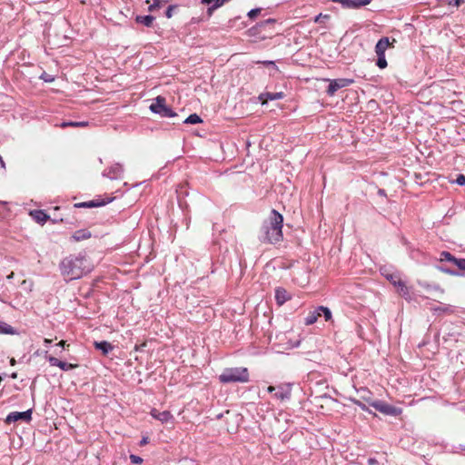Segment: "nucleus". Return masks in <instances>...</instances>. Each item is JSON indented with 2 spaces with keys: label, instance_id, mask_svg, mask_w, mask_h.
I'll use <instances>...</instances> for the list:
<instances>
[{
  "label": "nucleus",
  "instance_id": "nucleus-41",
  "mask_svg": "<svg viewBox=\"0 0 465 465\" xmlns=\"http://www.w3.org/2000/svg\"><path fill=\"white\" fill-rule=\"evenodd\" d=\"M326 18H329L328 15L319 14L318 15L315 16L314 22L320 23L322 21V19H326Z\"/></svg>",
  "mask_w": 465,
  "mask_h": 465
},
{
  "label": "nucleus",
  "instance_id": "nucleus-9",
  "mask_svg": "<svg viewBox=\"0 0 465 465\" xmlns=\"http://www.w3.org/2000/svg\"><path fill=\"white\" fill-rule=\"evenodd\" d=\"M150 414L153 418L161 421L162 423L173 422L174 420L173 414L168 411H159L156 409H153Z\"/></svg>",
  "mask_w": 465,
  "mask_h": 465
},
{
  "label": "nucleus",
  "instance_id": "nucleus-23",
  "mask_svg": "<svg viewBox=\"0 0 465 465\" xmlns=\"http://www.w3.org/2000/svg\"><path fill=\"white\" fill-rule=\"evenodd\" d=\"M384 275L395 287H398V284L402 282L398 273H388Z\"/></svg>",
  "mask_w": 465,
  "mask_h": 465
},
{
  "label": "nucleus",
  "instance_id": "nucleus-10",
  "mask_svg": "<svg viewBox=\"0 0 465 465\" xmlns=\"http://www.w3.org/2000/svg\"><path fill=\"white\" fill-rule=\"evenodd\" d=\"M46 359L52 366H57L63 371H70V370H73L75 368V365H74L72 363H67V362L62 361L58 360L57 358L51 356V355L46 356Z\"/></svg>",
  "mask_w": 465,
  "mask_h": 465
},
{
  "label": "nucleus",
  "instance_id": "nucleus-52",
  "mask_svg": "<svg viewBox=\"0 0 465 465\" xmlns=\"http://www.w3.org/2000/svg\"><path fill=\"white\" fill-rule=\"evenodd\" d=\"M14 276V272H11L8 276H7V279H12Z\"/></svg>",
  "mask_w": 465,
  "mask_h": 465
},
{
  "label": "nucleus",
  "instance_id": "nucleus-15",
  "mask_svg": "<svg viewBox=\"0 0 465 465\" xmlns=\"http://www.w3.org/2000/svg\"><path fill=\"white\" fill-rule=\"evenodd\" d=\"M341 2L350 8H360L369 5L371 0H341Z\"/></svg>",
  "mask_w": 465,
  "mask_h": 465
},
{
  "label": "nucleus",
  "instance_id": "nucleus-24",
  "mask_svg": "<svg viewBox=\"0 0 465 465\" xmlns=\"http://www.w3.org/2000/svg\"><path fill=\"white\" fill-rule=\"evenodd\" d=\"M318 311H320L321 315L322 314L324 316V319L326 322L331 321L332 314H331V310L328 307L319 306Z\"/></svg>",
  "mask_w": 465,
  "mask_h": 465
},
{
  "label": "nucleus",
  "instance_id": "nucleus-25",
  "mask_svg": "<svg viewBox=\"0 0 465 465\" xmlns=\"http://www.w3.org/2000/svg\"><path fill=\"white\" fill-rule=\"evenodd\" d=\"M439 3L442 5H450L459 7L461 4L464 3V0H438Z\"/></svg>",
  "mask_w": 465,
  "mask_h": 465
},
{
  "label": "nucleus",
  "instance_id": "nucleus-43",
  "mask_svg": "<svg viewBox=\"0 0 465 465\" xmlns=\"http://www.w3.org/2000/svg\"><path fill=\"white\" fill-rule=\"evenodd\" d=\"M379 462L375 458H369L368 459V465H378Z\"/></svg>",
  "mask_w": 465,
  "mask_h": 465
},
{
  "label": "nucleus",
  "instance_id": "nucleus-45",
  "mask_svg": "<svg viewBox=\"0 0 465 465\" xmlns=\"http://www.w3.org/2000/svg\"><path fill=\"white\" fill-rule=\"evenodd\" d=\"M202 3L212 6L214 3V0H202Z\"/></svg>",
  "mask_w": 465,
  "mask_h": 465
},
{
  "label": "nucleus",
  "instance_id": "nucleus-28",
  "mask_svg": "<svg viewBox=\"0 0 465 465\" xmlns=\"http://www.w3.org/2000/svg\"><path fill=\"white\" fill-rule=\"evenodd\" d=\"M268 100L273 101V100H280L284 97V94L282 92H277V93H266L264 94Z\"/></svg>",
  "mask_w": 465,
  "mask_h": 465
},
{
  "label": "nucleus",
  "instance_id": "nucleus-13",
  "mask_svg": "<svg viewBox=\"0 0 465 465\" xmlns=\"http://www.w3.org/2000/svg\"><path fill=\"white\" fill-rule=\"evenodd\" d=\"M94 348L96 350L101 351L104 355H107L110 351L114 350V346L106 341H94Z\"/></svg>",
  "mask_w": 465,
  "mask_h": 465
},
{
  "label": "nucleus",
  "instance_id": "nucleus-26",
  "mask_svg": "<svg viewBox=\"0 0 465 465\" xmlns=\"http://www.w3.org/2000/svg\"><path fill=\"white\" fill-rule=\"evenodd\" d=\"M202 122L201 117L196 114H190L185 120L184 124H196Z\"/></svg>",
  "mask_w": 465,
  "mask_h": 465
},
{
  "label": "nucleus",
  "instance_id": "nucleus-5",
  "mask_svg": "<svg viewBox=\"0 0 465 465\" xmlns=\"http://www.w3.org/2000/svg\"><path fill=\"white\" fill-rule=\"evenodd\" d=\"M370 405L372 406L375 410L381 412L385 415L390 416H398L401 413V410L390 405L382 401H373L370 402Z\"/></svg>",
  "mask_w": 465,
  "mask_h": 465
},
{
  "label": "nucleus",
  "instance_id": "nucleus-35",
  "mask_svg": "<svg viewBox=\"0 0 465 465\" xmlns=\"http://www.w3.org/2000/svg\"><path fill=\"white\" fill-rule=\"evenodd\" d=\"M454 264L460 270L465 271V259H458L456 258L454 261Z\"/></svg>",
  "mask_w": 465,
  "mask_h": 465
},
{
  "label": "nucleus",
  "instance_id": "nucleus-11",
  "mask_svg": "<svg viewBox=\"0 0 465 465\" xmlns=\"http://www.w3.org/2000/svg\"><path fill=\"white\" fill-rule=\"evenodd\" d=\"M273 397L280 401L288 400L291 397V389L287 386H278L273 393Z\"/></svg>",
  "mask_w": 465,
  "mask_h": 465
},
{
  "label": "nucleus",
  "instance_id": "nucleus-17",
  "mask_svg": "<svg viewBox=\"0 0 465 465\" xmlns=\"http://www.w3.org/2000/svg\"><path fill=\"white\" fill-rule=\"evenodd\" d=\"M91 237V232L88 230H78L74 232V233L72 235V238L75 242L84 241L86 239H89Z\"/></svg>",
  "mask_w": 465,
  "mask_h": 465
},
{
  "label": "nucleus",
  "instance_id": "nucleus-6",
  "mask_svg": "<svg viewBox=\"0 0 465 465\" xmlns=\"http://www.w3.org/2000/svg\"><path fill=\"white\" fill-rule=\"evenodd\" d=\"M353 83L354 81L352 79L348 78H339L331 80L328 86L327 94L328 95L332 96L339 89L350 86Z\"/></svg>",
  "mask_w": 465,
  "mask_h": 465
},
{
  "label": "nucleus",
  "instance_id": "nucleus-1",
  "mask_svg": "<svg viewBox=\"0 0 465 465\" xmlns=\"http://www.w3.org/2000/svg\"><path fill=\"white\" fill-rule=\"evenodd\" d=\"M59 269L66 281L80 279L91 271L86 256L82 252L64 258L59 264Z\"/></svg>",
  "mask_w": 465,
  "mask_h": 465
},
{
  "label": "nucleus",
  "instance_id": "nucleus-27",
  "mask_svg": "<svg viewBox=\"0 0 465 465\" xmlns=\"http://www.w3.org/2000/svg\"><path fill=\"white\" fill-rule=\"evenodd\" d=\"M88 125V123L87 122H64L62 123L61 126L62 127H67V126H72V127H84V126H87Z\"/></svg>",
  "mask_w": 465,
  "mask_h": 465
},
{
  "label": "nucleus",
  "instance_id": "nucleus-14",
  "mask_svg": "<svg viewBox=\"0 0 465 465\" xmlns=\"http://www.w3.org/2000/svg\"><path fill=\"white\" fill-rule=\"evenodd\" d=\"M290 299V295L283 288H277L275 290V300L279 305H282Z\"/></svg>",
  "mask_w": 465,
  "mask_h": 465
},
{
  "label": "nucleus",
  "instance_id": "nucleus-50",
  "mask_svg": "<svg viewBox=\"0 0 465 465\" xmlns=\"http://www.w3.org/2000/svg\"><path fill=\"white\" fill-rule=\"evenodd\" d=\"M64 343H65V342H64V341H61L59 343H57V345L64 347Z\"/></svg>",
  "mask_w": 465,
  "mask_h": 465
},
{
  "label": "nucleus",
  "instance_id": "nucleus-18",
  "mask_svg": "<svg viewBox=\"0 0 465 465\" xmlns=\"http://www.w3.org/2000/svg\"><path fill=\"white\" fill-rule=\"evenodd\" d=\"M434 313L440 314V313H446V314H451L455 312L454 307L449 304H442L438 307H434L431 309Z\"/></svg>",
  "mask_w": 465,
  "mask_h": 465
},
{
  "label": "nucleus",
  "instance_id": "nucleus-20",
  "mask_svg": "<svg viewBox=\"0 0 465 465\" xmlns=\"http://www.w3.org/2000/svg\"><path fill=\"white\" fill-rule=\"evenodd\" d=\"M154 19L155 18L153 15H138L136 17V22L147 27H151Z\"/></svg>",
  "mask_w": 465,
  "mask_h": 465
},
{
  "label": "nucleus",
  "instance_id": "nucleus-42",
  "mask_svg": "<svg viewBox=\"0 0 465 465\" xmlns=\"http://www.w3.org/2000/svg\"><path fill=\"white\" fill-rule=\"evenodd\" d=\"M354 403L358 405L362 411H369L368 407L361 401H354Z\"/></svg>",
  "mask_w": 465,
  "mask_h": 465
},
{
  "label": "nucleus",
  "instance_id": "nucleus-31",
  "mask_svg": "<svg viewBox=\"0 0 465 465\" xmlns=\"http://www.w3.org/2000/svg\"><path fill=\"white\" fill-rule=\"evenodd\" d=\"M105 204L104 202H97V201H89V202H86V203H83L80 204V206H84V207H98V206H102Z\"/></svg>",
  "mask_w": 465,
  "mask_h": 465
},
{
  "label": "nucleus",
  "instance_id": "nucleus-34",
  "mask_svg": "<svg viewBox=\"0 0 465 465\" xmlns=\"http://www.w3.org/2000/svg\"><path fill=\"white\" fill-rule=\"evenodd\" d=\"M438 270H440V272H443L445 273H448V274H450V275H460V273L458 272H455L453 270H450L449 268H445L443 266H437Z\"/></svg>",
  "mask_w": 465,
  "mask_h": 465
},
{
  "label": "nucleus",
  "instance_id": "nucleus-4",
  "mask_svg": "<svg viewBox=\"0 0 465 465\" xmlns=\"http://www.w3.org/2000/svg\"><path fill=\"white\" fill-rule=\"evenodd\" d=\"M150 110L153 113L159 114L161 117L171 118L176 115L172 108L166 104L165 98L162 96H157L155 98L154 102L150 105Z\"/></svg>",
  "mask_w": 465,
  "mask_h": 465
},
{
  "label": "nucleus",
  "instance_id": "nucleus-38",
  "mask_svg": "<svg viewBox=\"0 0 465 465\" xmlns=\"http://www.w3.org/2000/svg\"><path fill=\"white\" fill-rule=\"evenodd\" d=\"M176 8V5H169L165 11V16L167 18H171L173 15V10Z\"/></svg>",
  "mask_w": 465,
  "mask_h": 465
},
{
  "label": "nucleus",
  "instance_id": "nucleus-54",
  "mask_svg": "<svg viewBox=\"0 0 465 465\" xmlns=\"http://www.w3.org/2000/svg\"><path fill=\"white\" fill-rule=\"evenodd\" d=\"M271 22H272V19H268V20L266 21V23H271Z\"/></svg>",
  "mask_w": 465,
  "mask_h": 465
},
{
  "label": "nucleus",
  "instance_id": "nucleus-48",
  "mask_svg": "<svg viewBox=\"0 0 465 465\" xmlns=\"http://www.w3.org/2000/svg\"><path fill=\"white\" fill-rule=\"evenodd\" d=\"M0 165H1L2 168H5V163L2 156H0Z\"/></svg>",
  "mask_w": 465,
  "mask_h": 465
},
{
  "label": "nucleus",
  "instance_id": "nucleus-39",
  "mask_svg": "<svg viewBox=\"0 0 465 465\" xmlns=\"http://www.w3.org/2000/svg\"><path fill=\"white\" fill-rule=\"evenodd\" d=\"M257 64H262L266 66H272L275 70H278L273 61H258Z\"/></svg>",
  "mask_w": 465,
  "mask_h": 465
},
{
  "label": "nucleus",
  "instance_id": "nucleus-30",
  "mask_svg": "<svg viewBox=\"0 0 465 465\" xmlns=\"http://www.w3.org/2000/svg\"><path fill=\"white\" fill-rule=\"evenodd\" d=\"M376 64L381 69H384L385 67H387V61L385 58V54L377 55Z\"/></svg>",
  "mask_w": 465,
  "mask_h": 465
},
{
  "label": "nucleus",
  "instance_id": "nucleus-29",
  "mask_svg": "<svg viewBox=\"0 0 465 465\" xmlns=\"http://www.w3.org/2000/svg\"><path fill=\"white\" fill-rule=\"evenodd\" d=\"M455 257L449 252H442L440 253V261L441 262H450L452 263H454V261H455Z\"/></svg>",
  "mask_w": 465,
  "mask_h": 465
},
{
  "label": "nucleus",
  "instance_id": "nucleus-49",
  "mask_svg": "<svg viewBox=\"0 0 465 465\" xmlns=\"http://www.w3.org/2000/svg\"><path fill=\"white\" fill-rule=\"evenodd\" d=\"M362 399H363L364 401H366L369 404H370V402H371V401H371V398H370L369 396H362Z\"/></svg>",
  "mask_w": 465,
  "mask_h": 465
},
{
  "label": "nucleus",
  "instance_id": "nucleus-44",
  "mask_svg": "<svg viewBox=\"0 0 465 465\" xmlns=\"http://www.w3.org/2000/svg\"><path fill=\"white\" fill-rule=\"evenodd\" d=\"M148 442H149L148 437H143V439L140 441V445L143 446V445H146Z\"/></svg>",
  "mask_w": 465,
  "mask_h": 465
},
{
  "label": "nucleus",
  "instance_id": "nucleus-3",
  "mask_svg": "<svg viewBox=\"0 0 465 465\" xmlns=\"http://www.w3.org/2000/svg\"><path fill=\"white\" fill-rule=\"evenodd\" d=\"M222 383L247 382L249 381V371L245 367L226 368L219 376Z\"/></svg>",
  "mask_w": 465,
  "mask_h": 465
},
{
  "label": "nucleus",
  "instance_id": "nucleus-12",
  "mask_svg": "<svg viewBox=\"0 0 465 465\" xmlns=\"http://www.w3.org/2000/svg\"><path fill=\"white\" fill-rule=\"evenodd\" d=\"M390 46V40L388 37L381 38L375 45V53L377 55L385 54L387 48Z\"/></svg>",
  "mask_w": 465,
  "mask_h": 465
},
{
  "label": "nucleus",
  "instance_id": "nucleus-46",
  "mask_svg": "<svg viewBox=\"0 0 465 465\" xmlns=\"http://www.w3.org/2000/svg\"><path fill=\"white\" fill-rule=\"evenodd\" d=\"M378 194H379L380 196H382V197H386V196H387L386 192H385V190H383V189H379V190H378Z\"/></svg>",
  "mask_w": 465,
  "mask_h": 465
},
{
  "label": "nucleus",
  "instance_id": "nucleus-40",
  "mask_svg": "<svg viewBox=\"0 0 465 465\" xmlns=\"http://www.w3.org/2000/svg\"><path fill=\"white\" fill-rule=\"evenodd\" d=\"M456 183L459 184V185H461V186H465V175L463 174H459L457 179H456Z\"/></svg>",
  "mask_w": 465,
  "mask_h": 465
},
{
  "label": "nucleus",
  "instance_id": "nucleus-32",
  "mask_svg": "<svg viewBox=\"0 0 465 465\" xmlns=\"http://www.w3.org/2000/svg\"><path fill=\"white\" fill-rule=\"evenodd\" d=\"M163 6V1L162 0H153V3L150 5L148 10L150 12H154L155 10L161 8Z\"/></svg>",
  "mask_w": 465,
  "mask_h": 465
},
{
  "label": "nucleus",
  "instance_id": "nucleus-22",
  "mask_svg": "<svg viewBox=\"0 0 465 465\" xmlns=\"http://www.w3.org/2000/svg\"><path fill=\"white\" fill-rule=\"evenodd\" d=\"M31 215L38 223H45L48 219V215L41 210L31 212Z\"/></svg>",
  "mask_w": 465,
  "mask_h": 465
},
{
  "label": "nucleus",
  "instance_id": "nucleus-47",
  "mask_svg": "<svg viewBox=\"0 0 465 465\" xmlns=\"http://www.w3.org/2000/svg\"><path fill=\"white\" fill-rule=\"evenodd\" d=\"M275 391H276V387H274V386H269L267 388V391L270 393H272V392L274 393Z\"/></svg>",
  "mask_w": 465,
  "mask_h": 465
},
{
  "label": "nucleus",
  "instance_id": "nucleus-36",
  "mask_svg": "<svg viewBox=\"0 0 465 465\" xmlns=\"http://www.w3.org/2000/svg\"><path fill=\"white\" fill-rule=\"evenodd\" d=\"M261 11H262L261 8L252 9L248 13V17L251 18V19H253V18H255L261 13Z\"/></svg>",
  "mask_w": 465,
  "mask_h": 465
},
{
  "label": "nucleus",
  "instance_id": "nucleus-37",
  "mask_svg": "<svg viewBox=\"0 0 465 465\" xmlns=\"http://www.w3.org/2000/svg\"><path fill=\"white\" fill-rule=\"evenodd\" d=\"M130 460L134 464H141L143 462V459L136 455H130Z\"/></svg>",
  "mask_w": 465,
  "mask_h": 465
},
{
  "label": "nucleus",
  "instance_id": "nucleus-8",
  "mask_svg": "<svg viewBox=\"0 0 465 465\" xmlns=\"http://www.w3.org/2000/svg\"><path fill=\"white\" fill-rule=\"evenodd\" d=\"M124 167L120 163H114L103 172V176L111 180H117L123 177Z\"/></svg>",
  "mask_w": 465,
  "mask_h": 465
},
{
  "label": "nucleus",
  "instance_id": "nucleus-53",
  "mask_svg": "<svg viewBox=\"0 0 465 465\" xmlns=\"http://www.w3.org/2000/svg\"><path fill=\"white\" fill-rule=\"evenodd\" d=\"M162 1H163V5L168 2V0H162Z\"/></svg>",
  "mask_w": 465,
  "mask_h": 465
},
{
  "label": "nucleus",
  "instance_id": "nucleus-33",
  "mask_svg": "<svg viewBox=\"0 0 465 465\" xmlns=\"http://www.w3.org/2000/svg\"><path fill=\"white\" fill-rule=\"evenodd\" d=\"M228 1L229 0H214L213 5L209 8V10L217 9V8L221 7L222 5H223Z\"/></svg>",
  "mask_w": 465,
  "mask_h": 465
},
{
  "label": "nucleus",
  "instance_id": "nucleus-19",
  "mask_svg": "<svg viewBox=\"0 0 465 465\" xmlns=\"http://www.w3.org/2000/svg\"><path fill=\"white\" fill-rule=\"evenodd\" d=\"M0 334L15 335L18 334V331L10 324L0 321Z\"/></svg>",
  "mask_w": 465,
  "mask_h": 465
},
{
  "label": "nucleus",
  "instance_id": "nucleus-2",
  "mask_svg": "<svg viewBox=\"0 0 465 465\" xmlns=\"http://www.w3.org/2000/svg\"><path fill=\"white\" fill-rule=\"evenodd\" d=\"M283 217L276 210H272L270 216L262 225L259 239L262 242L275 244L282 241Z\"/></svg>",
  "mask_w": 465,
  "mask_h": 465
},
{
  "label": "nucleus",
  "instance_id": "nucleus-51",
  "mask_svg": "<svg viewBox=\"0 0 465 465\" xmlns=\"http://www.w3.org/2000/svg\"><path fill=\"white\" fill-rule=\"evenodd\" d=\"M45 344H49V343H51V340H49V339H45Z\"/></svg>",
  "mask_w": 465,
  "mask_h": 465
},
{
  "label": "nucleus",
  "instance_id": "nucleus-7",
  "mask_svg": "<svg viewBox=\"0 0 465 465\" xmlns=\"http://www.w3.org/2000/svg\"><path fill=\"white\" fill-rule=\"evenodd\" d=\"M32 420V410H27L25 411L18 412L13 411L10 412L6 418L5 422L10 424L12 422H15L18 420H24L25 422H29Z\"/></svg>",
  "mask_w": 465,
  "mask_h": 465
},
{
  "label": "nucleus",
  "instance_id": "nucleus-16",
  "mask_svg": "<svg viewBox=\"0 0 465 465\" xmlns=\"http://www.w3.org/2000/svg\"><path fill=\"white\" fill-rule=\"evenodd\" d=\"M320 316H321V312H320V311H318V307H317L315 310L310 312L308 313V315L305 317V319H304L305 325H312V324L315 323Z\"/></svg>",
  "mask_w": 465,
  "mask_h": 465
},
{
  "label": "nucleus",
  "instance_id": "nucleus-21",
  "mask_svg": "<svg viewBox=\"0 0 465 465\" xmlns=\"http://www.w3.org/2000/svg\"><path fill=\"white\" fill-rule=\"evenodd\" d=\"M398 292L404 297L406 300L411 299V292L409 287L405 284V282L402 281L400 284H398Z\"/></svg>",
  "mask_w": 465,
  "mask_h": 465
}]
</instances>
